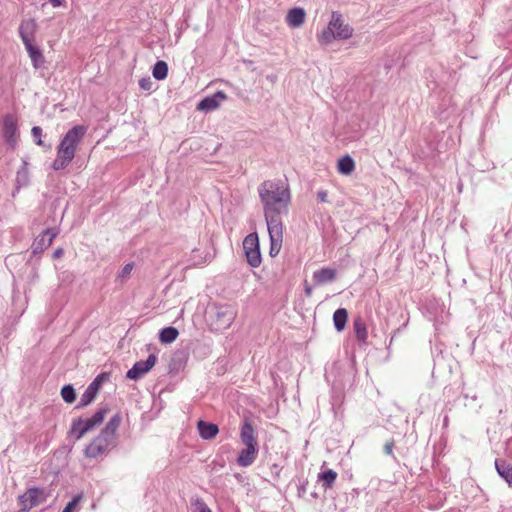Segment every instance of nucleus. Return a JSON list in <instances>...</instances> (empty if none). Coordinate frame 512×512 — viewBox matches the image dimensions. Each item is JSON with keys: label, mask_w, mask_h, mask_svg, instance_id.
<instances>
[{"label": "nucleus", "mask_w": 512, "mask_h": 512, "mask_svg": "<svg viewBox=\"0 0 512 512\" xmlns=\"http://www.w3.org/2000/svg\"><path fill=\"white\" fill-rule=\"evenodd\" d=\"M266 224L282 223L281 215L288 212L291 200L289 188L280 181L266 180L258 186Z\"/></svg>", "instance_id": "obj_1"}, {"label": "nucleus", "mask_w": 512, "mask_h": 512, "mask_svg": "<svg viewBox=\"0 0 512 512\" xmlns=\"http://www.w3.org/2000/svg\"><path fill=\"white\" fill-rule=\"evenodd\" d=\"M87 128L83 125H76L69 129L57 147V156L52 163L55 171L65 169L74 159L76 149L85 136Z\"/></svg>", "instance_id": "obj_2"}, {"label": "nucleus", "mask_w": 512, "mask_h": 512, "mask_svg": "<svg viewBox=\"0 0 512 512\" xmlns=\"http://www.w3.org/2000/svg\"><path fill=\"white\" fill-rule=\"evenodd\" d=\"M353 31L354 29L345 22L343 15L338 11H333L327 27L317 35V39L321 45H328L334 40L349 39L353 35Z\"/></svg>", "instance_id": "obj_3"}, {"label": "nucleus", "mask_w": 512, "mask_h": 512, "mask_svg": "<svg viewBox=\"0 0 512 512\" xmlns=\"http://www.w3.org/2000/svg\"><path fill=\"white\" fill-rule=\"evenodd\" d=\"M114 446L115 439L100 432L99 435L85 448L84 454L87 458H97Z\"/></svg>", "instance_id": "obj_4"}, {"label": "nucleus", "mask_w": 512, "mask_h": 512, "mask_svg": "<svg viewBox=\"0 0 512 512\" xmlns=\"http://www.w3.org/2000/svg\"><path fill=\"white\" fill-rule=\"evenodd\" d=\"M45 501L44 490L38 487H30L18 497L21 512H26Z\"/></svg>", "instance_id": "obj_5"}, {"label": "nucleus", "mask_w": 512, "mask_h": 512, "mask_svg": "<svg viewBox=\"0 0 512 512\" xmlns=\"http://www.w3.org/2000/svg\"><path fill=\"white\" fill-rule=\"evenodd\" d=\"M2 136L4 142L11 148H15L19 132L17 126V119L12 114H6L2 118Z\"/></svg>", "instance_id": "obj_6"}, {"label": "nucleus", "mask_w": 512, "mask_h": 512, "mask_svg": "<svg viewBox=\"0 0 512 512\" xmlns=\"http://www.w3.org/2000/svg\"><path fill=\"white\" fill-rule=\"evenodd\" d=\"M236 316L235 310L230 306L216 307L212 325L217 331H222L230 327Z\"/></svg>", "instance_id": "obj_7"}, {"label": "nucleus", "mask_w": 512, "mask_h": 512, "mask_svg": "<svg viewBox=\"0 0 512 512\" xmlns=\"http://www.w3.org/2000/svg\"><path fill=\"white\" fill-rule=\"evenodd\" d=\"M157 362V356L151 353L144 361L136 362L131 369L127 371L126 377L131 380H137L149 372Z\"/></svg>", "instance_id": "obj_8"}, {"label": "nucleus", "mask_w": 512, "mask_h": 512, "mask_svg": "<svg viewBox=\"0 0 512 512\" xmlns=\"http://www.w3.org/2000/svg\"><path fill=\"white\" fill-rule=\"evenodd\" d=\"M267 229L270 238V251L269 254L274 257L276 256L282 246L283 241V225L282 223L267 224Z\"/></svg>", "instance_id": "obj_9"}, {"label": "nucleus", "mask_w": 512, "mask_h": 512, "mask_svg": "<svg viewBox=\"0 0 512 512\" xmlns=\"http://www.w3.org/2000/svg\"><path fill=\"white\" fill-rule=\"evenodd\" d=\"M57 232L51 228L45 229L32 243L31 249L34 255L42 254L53 242Z\"/></svg>", "instance_id": "obj_10"}, {"label": "nucleus", "mask_w": 512, "mask_h": 512, "mask_svg": "<svg viewBox=\"0 0 512 512\" xmlns=\"http://www.w3.org/2000/svg\"><path fill=\"white\" fill-rule=\"evenodd\" d=\"M227 99V95L223 91H217L213 95L203 98L197 105V110L210 112L217 109L220 104Z\"/></svg>", "instance_id": "obj_11"}, {"label": "nucleus", "mask_w": 512, "mask_h": 512, "mask_svg": "<svg viewBox=\"0 0 512 512\" xmlns=\"http://www.w3.org/2000/svg\"><path fill=\"white\" fill-rule=\"evenodd\" d=\"M36 30L37 23L34 19L30 18L22 20L19 26V36L24 46H26L27 43H33Z\"/></svg>", "instance_id": "obj_12"}, {"label": "nucleus", "mask_w": 512, "mask_h": 512, "mask_svg": "<svg viewBox=\"0 0 512 512\" xmlns=\"http://www.w3.org/2000/svg\"><path fill=\"white\" fill-rule=\"evenodd\" d=\"M100 389V376L96 377L85 389L84 393L81 395L80 401L77 404L76 408H83L89 405L96 397L98 391Z\"/></svg>", "instance_id": "obj_13"}, {"label": "nucleus", "mask_w": 512, "mask_h": 512, "mask_svg": "<svg viewBox=\"0 0 512 512\" xmlns=\"http://www.w3.org/2000/svg\"><path fill=\"white\" fill-rule=\"evenodd\" d=\"M241 441L245 444V446H257V440L255 437V430L249 421V419H244L241 431H240Z\"/></svg>", "instance_id": "obj_14"}, {"label": "nucleus", "mask_w": 512, "mask_h": 512, "mask_svg": "<svg viewBox=\"0 0 512 512\" xmlns=\"http://www.w3.org/2000/svg\"><path fill=\"white\" fill-rule=\"evenodd\" d=\"M336 278V270L332 268H321L313 273V280L316 285L331 283Z\"/></svg>", "instance_id": "obj_15"}, {"label": "nucleus", "mask_w": 512, "mask_h": 512, "mask_svg": "<svg viewBox=\"0 0 512 512\" xmlns=\"http://www.w3.org/2000/svg\"><path fill=\"white\" fill-rule=\"evenodd\" d=\"M197 429L199 435L204 440H211L215 438V436L219 432V428L216 424L211 422H206L203 420H199L197 423Z\"/></svg>", "instance_id": "obj_16"}, {"label": "nucleus", "mask_w": 512, "mask_h": 512, "mask_svg": "<svg viewBox=\"0 0 512 512\" xmlns=\"http://www.w3.org/2000/svg\"><path fill=\"white\" fill-rule=\"evenodd\" d=\"M258 453V446H246L237 458V463L241 467L250 466L256 459Z\"/></svg>", "instance_id": "obj_17"}, {"label": "nucleus", "mask_w": 512, "mask_h": 512, "mask_svg": "<svg viewBox=\"0 0 512 512\" xmlns=\"http://www.w3.org/2000/svg\"><path fill=\"white\" fill-rule=\"evenodd\" d=\"M353 330L357 341L361 344H366L368 339V330L366 322L361 316H357L354 318Z\"/></svg>", "instance_id": "obj_18"}, {"label": "nucleus", "mask_w": 512, "mask_h": 512, "mask_svg": "<svg viewBox=\"0 0 512 512\" xmlns=\"http://www.w3.org/2000/svg\"><path fill=\"white\" fill-rule=\"evenodd\" d=\"M305 16L306 14L303 8H292L287 13L286 22L290 27L297 28L304 23Z\"/></svg>", "instance_id": "obj_19"}, {"label": "nucleus", "mask_w": 512, "mask_h": 512, "mask_svg": "<svg viewBox=\"0 0 512 512\" xmlns=\"http://www.w3.org/2000/svg\"><path fill=\"white\" fill-rule=\"evenodd\" d=\"M109 409L107 407L99 408L90 418L84 420L85 427L82 433L91 431L94 427L101 424Z\"/></svg>", "instance_id": "obj_20"}, {"label": "nucleus", "mask_w": 512, "mask_h": 512, "mask_svg": "<svg viewBox=\"0 0 512 512\" xmlns=\"http://www.w3.org/2000/svg\"><path fill=\"white\" fill-rule=\"evenodd\" d=\"M495 468L498 475L503 478L509 486L512 485V463L504 459L495 460Z\"/></svg>", "instance_id": "obj_21"}, {"label": "nucleus", "mask_w": 512, "mask_h": 512, "mask_svg": "<svg viewBox=\"0 0 512 512\" xmlns=\"http://www.w3.org/2000/svg\"><path fill=\"white\" fill-rule=\"evenodd\" d=\"M25 48L32 61L33 67L35 69L40 68L45 61L42 51L33 43H27Z\"/></svg>", "instance_id": "obj_22"}, {"label": "nucleus", "mask_w": 512, "mask_h": 512, "mask_svg": "<svg viewBox=\"0 0 512 512\" xmlns=\"http://www.w3.org/2000/svg\"><path fill=\"white\" fill-rule=\"evenodd\" d=\"M338 172L343 175H350L355 169V162L349 155H345L338 160Z\"/></svg>", "instance_id": "obj_23"}, {"label": "nucleus", "mask_w": 512, "mask_h": 512, "mask_svg": "<svg viewBox=\"0 0 512 512\" xmlns=\"http://www.w3.org/2000/svg\"><path fill=\"white\" fill-rule=\"evenodd\" d=\"M122 418L119 413L115 414L101 430L102 433L115 439V433L121 424Z\"/></svg>", "instance_id": "obj_24"}, {"label": "nucleus", "mask_w": 512, "mask_h": 512, "mask_svg": "<svg viewBox=\"0 0 512 512\" xmlns=\"http://www.w3.org/2000/svg\"><path fill=\"white\" fill-rule=\"evenodd\" d=\"M348 319V312L345 308L337 309L333 314V323L337 331L344 330Z\"/></svg>", "instance_id": "obj_25"}, {"label": "nucleus", "mask_w": 512, "mask_h": 512, "mask_svg": "<svg viewBox=\"0 0 512 512\" xmlns=\"http://www.w3.org/2000/svg\"><path fill=\"white\" fill-rule=\"evenodd\" d=\"M178 335L179 332L175 327H165L159 332V340L163 344H170L177 339Z\"/></svg>", "instance_id": "obj_26"}, {"label": "nucleus", "mask_w": 512, "mask_h": 512, "mask_svg": "<svg viewBox=\"0 0 512 512\" xmlns=\"http://www.w3.org/2000/svg\"><path fill=\"white\" fill-rule=\"evenodd\" d=\"M337 479V473L332 469H327L318 474V480L322 482L324 489L331 488Z\"/></svg>", "instance_id": "obj_27"}, {"label": "nucleus", "mask_w": 512, "mask_h": 512, "mask_svg": "<svg viewBox=\"0 0 512 512\" xmlns=\"http://www.w3.org/2000/svg\"><path fill=\"white\" fill-rule=\"evenodd\" d=\"M152 75L156 80H164L168 75V64L159 60L154 64Z\"/></svg>", "instance_id": "obj_28"}, {"label": "nucleus", "mask_w": 512, "mask_h": 512, "mask_svg": "<svg viewBox=\"0 0 512 512\" xmlns=\"http://www.w3.org/2000/svg\"><path fill=\"white\" fill-rule=\"evenodd\" d=\"M248 264L251 267H259L262 262L260 247L245 252Z\"/></svg>", "instance_id": "obj_29"}, {"label": "nucleus", "mask_w": 512, "mask_h": 512, "mask_svg": "<svg viewBox=\"0 0 512 512\" xmlns=\"http://www.w3.org/2000/svg\"><path fill=\"white\" fill-rule=\"evenodd\" d=\"M85 424L84 420L82 418L74 419L72 422L71 429L69 431V434L73 436L76 440L81 439L86 433H82V430L84 429Z\"/></svg>", "instance_id": "obj_30"}, {"label": "nucleus", "mask_w": 512, "mask_h": 512, "mask_svg": "<svg viewBox=\"0 0 512 512\" xmlns=\"http://www.w3.org/2000/svg\"><path fill=\"white\" fill-rule=\"evenodd\" d=\"M260 247L259 238L257 233L248 234L243 240V249L244 251L253 250L255 248Z\"/></svg>", "instance_id": "obj_31"}, {"label": "nucleus", "mask_w": 512, "mask_h": 512, "mask_svg": "<svg viewBox=\"0 0 512 512\" xmlns=\"http://www.w3.org/2000/svg\"><path fill=\"white\" fill-rule=\"evenodd\" d=\"M61 396L66 403H73L76 400V392L71 384L64 385L61 389Z\"/></svg>", "instance_id": "obj_32"}, {"label": "nucleus", "mask_w": 512, "mask_h": 512, "mask_svg": "<svg viewBox=\"0 0 512 512\" xmlns=\"http://www.w3.org/2000/svg\"><path fill=\"white\" fill-rule=\"evenodd\" d=\"M133 263H127L118 273L116 281H120L121 283L125 282L131 275L133 270Z\"/></svg>", "instance_id": "obj_33"}, {"label": "nucleus", "mask_w": 512, "mask_h": 512, "mask_svg": "<svg viewBox=\"0 0 512 512\" xmlns=\"http://www.w3.org/2000/svg\"><path fill=\"white\" fill-rule=\"evenodd\" d=\"M193 512H212L207 504L200 498H196L192 502Z\"/></svg>", "instance_id": "obj_34"}, {"label": "nucleus", "mask_w": 512, "mask_h": 512, "mask_svg": "<svg viewBox=\"0 0 512 512\" xmlns=\"http://www.w3.org/2000/svg\"><path fill=\"white\" fill-rule=\"evenodd\" d=\"M81 500V495H76L67 503L62 512H76L77 506Z\"/></svg>", "instance_id": "obj_35"}, {"label": "nucleus", "mask_w": 512, "mask_h": 512, "mask_svg": "<svg viewBox=\"0 0 512 512\" xmlns=\"http://www.w3.org/2000/svg\"><path fill=\"white\" fill-rule=\"evenodd\" d=\"M31 135L35 141V143L38 145V146H42L43 145V141H42V128L39 127V126H34L31 130Z\"/></svg>", "instance_id": "obj_36"}, {"label": "nucleus", "mask_w": 512, "mask_h": 512, "mask_svg": "<svg viewBox=\"0 0 512 512\" xmlns=\"http://www.w3.org/2000/svg\"><path fill=\"white\" fill-rule=\"evenodd\" d=\"M139 86L145 91H150L153 86V82L150 77H144L139 80Z\"/></svg>", "instance_id": "obj_37"}, {"label": "nucleus", "mask_w": 512, "mask_h": 512, "mask_svg": "<svg viewBox=\"0 0 512 512\" xmlns=\"http://www.w3.org/2000/svg\"><path fill=\"white\" fill-rule=\"evenodd\" d=\"M394 443L392 441L386 442L384 445V452L387 455H393Z\"/></svg>", "instance_id": "obj_38"}, {"label": "nucleus", "mask_w": 512, "mask_h": 512, "mask_svg": "<svg viewBox=\"0 0 512 512\" xmlns=\"http://www.w3.org/2000/svg\"><path fill=\"white\" fill-rule=\"evenodd\" d=\"M327 196H328V194H327V191H325V190H319L317 192V199L320 202H323V203L326 202L327 201Z\"/></svg>", "instance_id": "obj_39"}, {"label": "nucleus", "mask_w": 512, "mask_h": 512, "mask_svg": "<svg viewBox=\"0 0 512 512\" xmlns=\"http://www.w3.org/2000/svg\"><path fill=\"white\" fill-rule=\"evenodd\" d=\"M505 450H506V453L510 457H512V437L507 440Z\"/></svg>", "instance_id": "obj_40"}, {"label": "nucleus", "mask_w": 512, "mask_h": 512, "mask_svg": "<svg viewBox=\"0 0 512 512\" xmlns=\"http://www.w3.org/2000/svg\"><path fill=\"white\" fill-rule=\"evenodd\" d=\"M53 7H61L65 5V0H48Z\"/></svg>", "instance_id": "obj_41"}, {"label": "nucleus", "mask_w": 512, "mask_h": 512, "mask_svg": "<svg viewBox=\"0 0 512 512\" xmlns=\"http://www.w3.org/2000/svg\"><path fill=\"white\" fill-rule=\"evenodd\" d=\"M64 254V250L62 248H57L54 253H53V258L54 259H57V258H60L62 257Z\"/></svg>", "instance_id": "obj_42"}, {"label": "nucleus", "mask_w": 512, "mask_h": 512, "mask_svg": "<svg viewBox=\"0 0 512 512\" xmlns=\"http://www.w3.org/2000/svg\"><path fill=\"white\" fill-rule=\"evenodd\" d=\"M304 290H305L306 296L310 297L312 295V287L311 286L305 284V289Z\"/></svg>", "instance_id": "obj_43"}]
</instances>
